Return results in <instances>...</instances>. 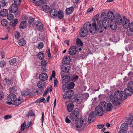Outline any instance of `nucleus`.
Returning a JSON list of instances; mask_svg holds the SVG:
<instances>
[{
  "label": "nucleus",
  "instance_id": "1",
  "mask_svg": "<svg viewBox=\"0 0 133 133\" xmlns=\"http://www.w3.org/2000/svg\"><path fill=\"white\" fill-rule=\"evenodd\" d=\"M107 103L105 101H103L100 102V106H97L95 108V111L97 115L101 116L103 113L104 111H106V106Z\"/></svg>",
  "mask_w": 133,
  "mask_h": 133
},
{
  "label": "nucleus",
  "instance_id": "2",
  "mask_svg": "<svg viewBox=\"0 0 133 133\" xmlns=\"http://www.w3.org/2000/svg\"><path fill=\"white\" fill-rule=\"evenodd\" d=\"M93 27V30L91 31V33L94 34L96 32L99 33L103 32V27L102 25V22L99 21L97 22V25L95 22L92 24Z\"/></svg>",
  "mask_w": 133,
  "mask_h": 133
},
{
  "label": "nucleus",
  "instance_id": "3",
  "mask_svg": "<svg viewBox=\"0 0 133 133\" xmlns=\"http://www.w3.org/2000/svg\"><path fill=\"white\" fill-rule=\"evenodd\" d=\"M88 121L85 117L84 118H80L75 121V126L77 128H79L82 125L83 127L85 128L88 125Z\"/></svg>",
  "mask_w": 133,
  "mask_h": 133
},
{
  "label": "nucleus",
  "instance_id": "4",
  "mask_svg": "<svg viewBox=\"0 0 133 133\" xmlns=\"http://www.w3.org/2000/svg\"><path fill=\"white\" fill-rule=\"evenodd\" d=\"M45 83L43 81H39L37 84V86L39 89H37L36 92L38 95L41 94L45 88Z\"/></svg>",
  "mask_w": 133,
  "mask_h": 133
},
{
  "label": "nucleus",
  "instance_id": "5",
  "mask_svg": "<svg viewBox=\"0 0 133 133\" xmlns=\"http://www.w3.org/2000/svg\"><path fill=\"white\" fill-rule=\"evenodd\" d=\"M114 96L116 99L121 100H123L126 98V96L125 95L124 91H116L115 92Z\"/></svg>",
  "mask_w": 133,
  "mask_h": 133
},
{
  "label": "nucleus",
  "instance_id": "6",
  "mask_svg": "<svg viewBox=\"0 0 133 133\" xmlns=\"http://www.w3.org/2000/svg\"><path fill=\"white\" fill-rule=\"evenodd\" d=\"M79 116V112L78 110L76 109L72 111L70 113V118L72 120L74 121L78 118Z\"/></svg>",
  "mask_w": 133,
  "mask_h": 133
},
{
  "label": "nucleus",
  "instance_id": "7",
  "mask_svg": "<svg viewBox=\"0 0 133 133\" xmlns=\"http://www.w3.org/2000/svg\"><path fill=\"white\" fill-rule=\"evenodd\" d=\"M115 20L116 23L117 24H121L123 22V18L118 13H116V14Z\"/></svg>",
  "mask_w": 133,
  "mask_h": 133
},
{
  "label": "nucleus",
  "instance_id": "8",
  "mask_svg": "<svg viewBox=\"0 0 133 133\" xmlns=\"http://www.w3.org/2000/svg\"><path fill=\"white\" fill-rule=\"evenodd\" d=\"M73 92V91L71 90L66 91L63 95V98L65 99H70L72 96Z\"/></svg>",
  "mask_w": 133,
  "mask_h": 133
},
{
  "label": "nucleus",
  "instance_id": "9",
  "mask_svg": "<svg viewBox=\"0 0 133 133\" xmlns=\"http://www.w3.org/2000/svg\"><path fill=\"white\" fill-rule=\"evenodd\" d=\"M127 122L133 128V114H130L127 118Z\"/></svg>",
  "mask_w": 133,
  "mask_h": 133
},
{
  "label": "nucleus",
  "instance_id": "10",
  "mask_svg": "<svg viewBox=\"0 0 133 133\" xmlns=\"http://www.w3.org/2000/svg\"><path fill=\"white\" fill-rule=\"evenodd\" d=\"M130 24L129 21L127 19L125 18V17H123V22H122V24L123 25V26L124 28L127 29L129 27V25Z\"/></svg>",
  "mask_w": 133,
  "mask_h": 133
},
{
  "label": "nucleus",
  "instance_id": "11",
  "mask_svg": "<svg viewBox=\"0 0 133 133\" xmlns=\"http://www.w3.org/2000/svg\"><path fill=\"white\" fill-rule=\"evenodd\" d=\"M74 99L75 102L78 104H80L83 100V98L82 95L78 94L76 95Z\"/></svg>",
  "mask_w": 133,
  "mask_h": 133
},
{
  "label": "nucleus",
  "instance_id": "12",
  "mask_svg": "<svg viewBox=\"0 0 133 133\" xmlns=\"http://www.w3.org/2000/svg\"><path fill=\"white\" fill-rule=\"evenodd\" d=\"M83 27L86 30H87V31H90L91 33V31L93 30L92 26L91 24L89 22H87L85 23Z\"/></svg>",
  "mask_w": 133,
  "mask_h": 133
},
{
  "label": "nucleus",
  "instance_id": "13",
  "mask_svg": "<svg viewBox=\"0 0 133 133\" xmlns=\"http://www.w3.org/2000/svg\"><path fill=\"white\" fill-rule=\"evenodd\" d=\"M34 26H35L37 29L41 31L43 30V24L40 22L37 21L36 23Z\"/></svg>",
  "mask_w": 133,
  "mask_h": 133
},
{
  "label": "nucleus",
  "instance_id": "14",
  "mask_svg": "<svg viewBox=\"0 0 133 133\" xmlns=\"http://www.w3.org/2000/svg\"><path fill=\"white\" fill-rule=\"evenodd\" d=\"M8 13V11L6 9H2L0 11V16L3 17H6Z\"/></svg>",
  "mask_w": 133,
  "mask_h": 133
},
{
  "label": "nucleus",
  "instance_id": "15",
  "mask_svg": "<svg viewBox=\"0 0 133 133\" xmlns=\"http://www.w3.org/2000/svg\"><path fill=\"white\" fill-rule=\"evenodd\" d=\"M124 92L125 95V96L127 97V96H130L132 94L133 90L128 88H127L125 89L124 91Z\"/></svg>",
  "mask_w": 133,
  "mask_h": 133
},
{
  "label": "nucleus",
  "instance_id": "16",
  "mask_svg": "<svg viewBox=\"0 0 133 133\" xmlns=\"http://www.w3.org/2000/svg\"><path fill=\"white\" fill-rule=\"evenodd\" d=\"M17 5L15 4H12L9 7V9L10 11L12 13L16 12L18 10Z\"/></svg>",
  "mask_w": 133,
  "mask_h": 133
},
{
  "label": "nucleus",
  "instance_id": "17",
  "mask_svg": "<svg viewBox=\"0 0 133 133\" xmlns=\"http://www.w3.org/2000/svg\"><path fill=\"white\" fill-rule=\"evenodd\" d=\"M95 115H96L95 112L94 111H92L89 116V122L91 123L93 122V119L95 117Z\"/></svg>",
  "mask_w": 133,
  "mask_h": 133
},
{
  "label": "nucleus",
  "instance_id": "18",
  "mask_svg": "<svg viewBox=\"0 0 133 133\" xmlns=\"http://www.w3.org/2000/svg\"><path fill=\"white\" fill-rule=\"evenodd\" d=\"M51 17L53 18L55 17L57 15V11L55 9H52L49 12Z\"/></svg>",
  "mask_w": 133,
  "mask_h": 133
},
{
  "label": "nucleus",
  "instance_id": "19",
  "mask_svg": "<svg viewBox=\"0 0 133 133\" xmlns=\"http://www.w3.org/2000/svg\"><path fill=\"white\" fill-rule=\"evenodd\" d=\"M88 32L87 30H86L84 27L81 29L80 31V36L83 37H84L87 35Z\"/></svg>",
  "mask_w": 133,
  "mask_h": 133
},
{
  "label": "nucleus",
  "instance_id": "20",
  "mask_svg": "<svg viewBox=\"0 0 133 133\" xmlns=\"http://www.w3.org/2000/svg\"><path fill=\"white\" fill-rule=\"evenodd\" d=\"M48 78V76L46 74L44 73L39 75V78L41 79V81H44L46 80Z\"/></svg>",
  "mask_w": 133,
  "mask_h": 133
},
{
  "label": "nucleus",
  "instance_id": "21",
  "mask_svg": "<svg viewBox=\"0 0 133 133\" xmlns=\"http://www.w3.org/2000/svg\"><path fill=\"white\" fill-rule=\"evenodd\" d=\"M108 18L110 21H112L115 17L113 12L112 11H109L107 14Z\"/></svg>",
  "mask_w": 133,
  "mask_h": 133
},
{
  "label": "nucleus",
  "instance_id": "22",
  "mask_svg": "<svg viewBox=\"0 0 133 133\" xmlns=\"http://www.w3.org/2000/svg\"><path fill=\"white\" fill-rule=\"evenodd\" d=\"M69 51L70 55H75L76 52L75 47L74 46H72L70 48Z\"/></svg>",
  "mask_w": 133,
  "mask_h": 133
},
{
  "label": "nucleus",
  "instance_id": "23",
  "mask_svg": "<svg viewBox=\"0 0 133 133\" xmlns=\"http://www.w3.org/2000/svg\"><path fill=\"white\" fill-rule=\"evenodd\" d=\"M70 68L69 65V66H66V64L65 65L63 64L61 67L62 71L66 73L67 72L69 71L70 69Z\"/></svg>",
  "mask_w": 133,
  "mask_h": 133
},
{
  "label": "nucleus",
  "instance_id": "24",
  "mask_svg": "<svg viewBox=\"0 0 133 133\" xmlns=\"http://www.w3.org/2000/svg\"><path fill=\"white\" fill-rule=\"evenodd\" d=\"M8 100L12 102H14L16 99V95L14 94H10L8 95Z\"/></svg>",
  "mask_w": 133,
  "mask_h": 133
},
{
  "label": "nucleus",
  "instance_id": "25",
  "mask_svg": "<svg viewBox=\"0 0 133 133\" xmlns=\"http://www.w3.org/2000/svg\"><path fill=\"white\" fill-rule=\"evenodd\" d=\"M35 19V18H33L32 17H29V20L28 22V23L30 24H32V25L34 26L35 25V24L36 23L35 22H37Z\"/></svg>",
  "mask_w": 133,
  "mask_h": 133
},
{
  "label": "nucleus",
  "instance_id": "26",
  "mask_svg": "<svg viewBox=\"0 0 133 133\" xmlns=\"http://www.w3.org/2000/svg\"><path fill=\"white\" fill-rule=\"evenodd\" d=\"M70 60L69 57L66 56L63 58L62 62L64 65L68 64H68L70 62Z\"/></svg>",
  "mask_w": 133,
  "mask_h": 133
},
{
  "label": "nucleus",
  "instance_id": "27",
  "mask_svg": "<svg viewBox=\"0 0 133 133\" xmlns=\"http://www.w3.org/2000/svg\"><path fill=\"white\" fill-rule=\"evenodd\" d=\"M74 10V8L73 6L67 8L65 10V13L66 14L68 15L70 14L73 12Z\"/></svg>",
  "mask_w": 133,
  "mask_h": 133
},
{
  "label": "nucleus",
  "instance_id": "28",
  "mask_svg": "<svg viewBox=\"0 0 133 133\" xmlns=\"http://www.w3.org/2000/svg\"><path fill=\"white\" fill-rule=\"evenodd\" d=\"M70 81L69 77L67 76H65L62 79V84H65L68 83Z\"/></svg>",
  "mask_w": 133,
  "mask_h": 133
},
{
  "label": "nucleus",
  "instance_id": "29",
  "mask_svg": "<svg viewBox=\"0 0 133 133\" xmlns=\"http://www.w3.org/2000/svg\"><path fill=\"white\" fill-rule=\"evenodd\" d=\"M126 122H127V119H126ZM127 123H123L121 125V128L122 129L121 130H126L128 128V125H130L126 122Z\"/></svg>",
  "mask_w": 133,
  "mask_h": 133
},
{
  "label": "nucleus",
  "instance_id": "30",
  "mask_svg": "<svg viewBox=\"0 0 133 133\" xmlns=\"http://www.w3.org/2000/svg\"><path fill=\"white\" fill-rule=\"evenodd\" d=\"M30 93V90L27 89L21 92V95L22 96H25L29 95Z\"/></svg>",
  "mask_w": 133,
  "mask_h": 133
},
{
  "label": "nucleus",
  "instance_id": "31",
  "mask_svg": "<svg viewBox=\"0 0 133 133\" xmlns=\"http://www.w3.org/2000/svg\"><path fill=\"white\" fill-rule=\"evenodd\" d=\"M42 9L44 12L47 13L49 12L50 11V7L46 5H43L42 6Z\"/></svg>",
  "mask_w": 133,
  "mask_h": 133
},
{
  "label": "nucleus",
  "instance_id": "32",
  "mask_svg": "<svg viewBox=\"0 0 133 133\" xmlns=\"http://www.w3.org/2000/svg\"><path fill=\"white\" fill-rule=\"evenodd\" d=\"M57 17L60 19H62L63 17V13L62 10H59L57 13Z\"/></svg>",
  "mask_w": 133,
  "mask_h": 133
},
{
  "label": "nucleus",
  "instance_id": "33",
  "mask_svg": "<svg viewBox=\"0 0 133 133\" xmlns=\"http://www.w3.org/2000/svg\"><path fill=\"white\" fill-rule=\"evenodd\" d=\"M107 105L106 106V111H110L112 108V106L110 103H107Z\"/></svg>",
  "mask_w": 133,
  "mask_h": 133
},
{
  "label": "nucleus",
  "instance_id": "34",
  "mask_svg": "<svg viewBox=\"0 0 133 133\" xmlns=\"http://www.w3.org/2000/svg\"><path fill=\"white\" fill-rule=\"evenodd\" d=\"M1 3L2 7H6L8 5V2L6 0H2L0 1Z\"/></svg>",
  "mask_w": 133,
  "mask_h": 133
},
{
  "label": "nucleus",
  "instance_id": "35",
  "mask_svg": "<svg viewBox=\"0 0 133 133\" xmlns=\"http://www.w3.org/2000/svg\"><path fill=\"white\" fill-rule=\"evenodd\" d=\"M74 107V105L72 103L69 104L67 107V110L69 112L71 111Z\"/></svg>",
  "mask_w": 133,
  "mask_h": 133
},
{
  "label": "nucleus",
  "instance_id": "36",
  "mask_svg": "<svg viewBox=\"0 0 133 133\" xmlns=\"http://www.w3.org/2000/svg\"><path fill=\"white\" fill-rule=\"evenodd\" d=\"M19 44L21 46H23L26 44V41L23 38H22L18 41Z\"/></svg>",
  "mask_w": 133,
  "mask_h": 133
},
{
  "label": "nucleus",
  "instance_id": "37",
  "mask_svg": "<svg viewBox=\"0 0 133 133\" xmlns=\"http://www.w3.org/2000/svg\"><path fill=\"white\" fill-rule=\"evenodd\" d=\"M17 19H15L10 22V25L13 27L15 26L17 24Z\"/></svg>",
  "mask_w": 133,
  "mask_h": 133
},
{
  "label": "nucleus",
  "instance_id": "38",
  "mask_svg": "<svg viewBox=\"0 0 133 133\" xmlns=\"http://www.w3.org/2000/svg\"><path fill=\"white\" fill-rule=\"evenodd\" d=\"M76 43L77 46H80L83 45V43L81 41L79 38H77L76 40Z\"/></svg>",
  "mask_w": 133,
  "mask_h": 133
},
{
  "label": "nucleus",
  "instance_id": "39",
  "mask_svg": "<svg viewBox=\"0 0 133 133\" xmlns=\"http://www.w3.org/2000/svg\"><path fill=\"white\" fill-rule=\"evenodd\" d=\"M38 58L42 60L44 58V54L42 52H39L38 54Z\"/></svg>",
  "mask_w": 133,
  "mask_h": 133
},
{
  "label": "nucleus",
  "instance_id": "40",
  "mask_svg": "<svg viewBox=\"0 0 133 133\" xmlns=\"http://www.w3.org/2000/svg\"><path fill=\"white\" fill-rule=\"evenodd\" d=\"M75 85V84L73 82H71L69 84L67 85L68 89H73L74 88Z\"/></svg>",
  "mask_w": 133,
  "mask_h": 133
},
{
  "label": "nucleus",
  "instance_id": "41",
  "mask_svg": "<svg viewBox=\"0 0 133 133\" xmlns=\"http://www.w3.org/2000/svg\"><path fill=\"white\" fill-rule=\"evenodd\" d=\"M26 22L25 21H23L20 23L19 27L21 29H23L26 26Z\"/></svg>",
  "mask_w": 133,
  "mask_h": 133
},
{
  "label": "nucleus",
  "instance_id": "42",
  "mask_svg": "<svg viewBox=\"0 0 133 133\" xmlns=\"http://www.w3.org/2000/svg\"><path fill=\"white\" fill-rule=\"evenodd\" d=\"M16 91V89L14 87H12L10 89L9 92L11 94L15 93Z\"/></svg>",
  "mask_w": 133,
  "mask_h": 133
},
{
  "label": "nucleus",
  "instance_id": "43",
  "mask_svg": "<svg viewBox=\"0 0 133 133\" xmlns=\"http://www.w3.org/2000/svg\"><path fill=\"white\" fill-rule=\"evenodd\" d=\"M14 101V104L16 106L19 105L21 103V101L20 99H16Z\"/></svg>",
  "mask_w": 133,
  "mask_h": 133
},
{
  "label": "nucleus",
  "instance_id": "44",
  "mask_svg": "<svg viewBox=\"0 0 133 133\" xmlns=\"http://www.w3.org/2000/svg\"><path fill=\"white\" fill-rule=\"evenodd\" d=\"M6 84L7 85L11 84L13 83V81L12 79L6 78L5 79Z\"/></svg>",
  "mask_w": 133,
  "mask_h": 133
},
{
  "label": "nucleus",
  "instance_id": "45",
  "mask_svg": "<svg viewBox=\"0 0 133 133\" xmlns=\"http://www.w3.org/2000/svg\"><path fill=\"white\" fill-rule=\"evenodd\" d=\"M1 23L2 25L3 26H6L8 24V21L6 19H3L2 20Z\"/></svg>",
  "mask_w": 133,
  "mask_h": 133
},
{
  "label": "nucleus",
  "instance_id": "46",
  "mask_svg": "<svg viewBox=\"0 0 133 133\" xmlns=\"http://www.w3.org/2000/svg\"><path fill=\"white\" fill-rule=\"evenodd\" d=\"M113 24H111L110 25V28L112 29L115 30L117 28V25L116 24V23H115L113 22Z\"/></svg>",
  "mask_w": 133,
  "mask_h": 133
},
{
  "label": "nucleus",
  "instance_id": "47",
  "mask_svg": "<svg viewBox=\"0 0 133 133\" xmlns=\"http://www.w3.org/2000/svg\"><path fill=\"white\" fill-rule=\"evenodd\" d=\"M6 16H7V18L9 20H12L14 18L13 15L11 13L10 14H8Z\"/></svg>",
  "mask_w": 133,
  "mask_h": 133
},
{
  "label": "nucleus",
  "instance_id": "48",
  "mask_svg": "<svg viewBox=\"0 0 133 133\" xmlns=\"http://www.w3.org/2000/svg\"><path fill=\"white\" fill-rule=\"evenodd\" d=\"M128 88L133 90V82H129L128 83Z\"/></svg>",
  "mask_w": 133,
  "mask_h": 133
},
{
  "label": "nucleus",
  "instance_id": "49",
  "mask_svg": "<svg viewBox=\"0 0 133 133\" xmlns=\"http://www.w3.org/2000/svg\"><path fill=\"white\" fill-rule=\"evenodd\" d=\"M16 62V59L12 58L9 61V63L11 65H13Z\"/></svg>",
  "mask_w": 133,
  "mask_h": 133
},
{
  "label": "nucleus",
  "instance_id": "50",
  "mask_svg": "<svg viewBox=\"0 0 133 133\" xmlns=\"http://www.w3.org/2000/svg\"><path fill=\"white\" fill-rule=\"evenodd\" d=\"M26 123L24 122L23 123L21 124V130L22 131H23L25 128L26 126Z\"/></svg>",
  "mask_w": 133,
  "mask_h": 133
},
{
  "label": "nucleus",
  "instance_id": "51",
  "mask_svg": "<svg viewBox=\"0 0 133 133\" xmlns=\"http://www.w3.org/2000/svg\"><path fill=\"white\" fill-rule=\"evenodd\" d=\"M0 65L1 67H3L6 65V62L4 60L1 61L0 62Z\"/></svg>",
  "mask_w": 133,
  "mask_h": 133
},
{
  "label": "nucleus",
  "instance_id": "52",
  "mask_svg": "<svg viewBox=\"0 0 133 133\" xmlns=\"http://www.w3.org/2000/svg\"><path fill=\"white\" fill-rule=\"evenodd\" d=\"M109 97L110 98V100L112 102V103L113 104L115 102V101L114 97L112 95H110Z\"/></svg>",
  "mask_w": 133,
  "mask_h": 133
},
{
  "label": "nucleus",
  "instance_id": "53",
  "mask_svg": "<svg viewBox=\"0 0 133 133\" xmlns=\"http://www.w3.org/2000/svg\"><path fill=\"white\" fill-rule=\"evenodd\" d=\"M130 30L131 32H133V22L129 24V27Z\"/></svg>",
  "mask_w": 133,
  "mask_h": 133
},
{
  "label": "nucleus",
  "instance_id": "54",
  "mask_svg": "<svg viewBox=\"0 0 133 133\" xmlns=\"http://www.w3.org/2000/svg\"><path fill=\"white\" fill-rule=\"evenodd\" d=\"M78 78V76L76 75H73L72 77V79L74 81L77 80Z\"/></svg>",
  "mask_w": 133,
  "mask_h": 133
},
{
  "label": "nucleus",
  "instance_id": "55",
  "mask_svg": "<svg viewBox=\"0 0 133 133\" xmlns=\"http://www.w3.org/2000/svg\"><path fill=\"white\" fill-rule=\"evenodd\" d=\"M20 37V34L19 32L18 31H16L15 33V38L17 39H18Z\"/></svg>",
  "mask_w": 133,
  "mask_h": 133
},
{
  "label": "nucleus",
  "instance_id": "56",
  "mask_svg": "<svg viewBox=\"0 0 133 133\" xmlns=\"http://www.w3.org/2000/svg\"><path fill=\"white\" fill-rule=\"evenodd\" d=\"M62 89L64 92H65V90H66L68 89L67 86L65 84H63V85L62 86Z\"/></svg>",
  "mask_w": 133,
  "mask_h": 133
},
{
  "label": "nucleus",
  "instance_id": "57",
  "mask_svg": "<svg viewBox=\"0 0 133 133\" xmlns=\"http://www.w3.org/2000/svg\"><path fill=\"white\" fill-rule=\"evenodd\" d=\"M14 2L15 4L18 5L20 4L21 0H14Z\"/></svg>",
  "mask_w": 133,
  "mask_h": 133
},
{
  "label": "nucleus",
  "instance_id": "58",
  "mask_svg": "<svg viewBox=\"0 0 133 133\" xmlns=\"http://www.w3.org/2000/svg\"><path fill=\"white\" fill-rule=\"evenodd\" d=\"M101 18L103 21L102 22V24H103V23H106L107 20V16L103 17Z\"/></svg>",
  "mask_w": 133,
  "mask_h": 133
},
{
  "label": "nucleus",
  "instance_id": "59",
  "mask_svg": "<svg viewBox=\"0 0 133 133\" xmlns=\"http://www.w3.org/2000/svg\"><path fill=\"white\" fill-rule=\"evenodd\" d=\"M43 47V44L42 42H40L38 44V48L39 49H41Z\"/></svg>",
  "mask_w": 133,
  "mask_h": 133
},
{
  "label": "nucleus",
  "instance_id": "60",
  "mask_svg": "<svg viewBox=\"0 0 133 133\" xmlns=\"http://www.w3.org/2000/svg\"><path fill=\"white\" fill-rule=\"evenodd\" d=\"M99 17V16L98 14H97L96 15H95V17L94 18L92 19V20L93 21H97L98 20Z\"/></svg>",
  "mask_w": 133,
  "mask_h": 133
},
{
  "label": "nucleus",
  "instance_id": "61",
  "mask_svg": "<svg viewBox=\"0 0 133 133\" xmlns=\"http://www.w3.org/2000/svg\"><path fill=\"white\" fill-rule=\"evenodd\" d=\"M55 71L54 70H53L52 71V75L50 77V80H51L52 79V77L54 78L55 77Z\"/></svg>",
  "mask_w": 133,
  "mask_h": 133
},
{
  "label": "nucleus",
  "instance_id": "62",
  "mask_svg": "<svg viewBox=\"0 0 133 133\" xmlns=\"http://www.w3.org/2000/svg\"><path fill=\"white\" fill-rule=\"evenodd\" d=\"M11 116L10 115H6L4 116V118L5 119H7L8 118H11Z\"/></svg>",
  "mask_w": 133,
  "mask_h": 133
},
{
  "label": "nucleus",
  "instance_id": "63",
  "mask_svg": "<svg viewBox=\"0 0 133 133\" xmlns=\"http://www.w3.org/2000/svg\"><path fill=\"white\" fill-rule=\"evenodd\" d=\"M104 126V125H101V124H99L97 125V127L98 129H101L103 128Z\"/></svg>",
  "mask_w": 133,
  "mask_h": 133
},
{
  "label": "nucleus",
  "instance_id": "64",
  "mask_svg": "<svg viewBox=\"0 0 133 133\" xmlns=\"http://www.w3.org/2000/svg\"><path fill=\"white\" fill-rule=\"evenodd\" d=\"M58 82V80L56 78H55L54 81V84L55 87L57 86Z\"/></svg>",
  "mask_w": 133,
  "mask_h": 133
}]
</instances>
